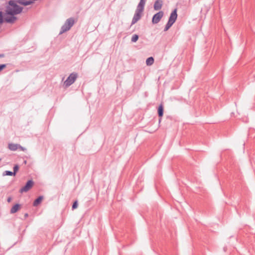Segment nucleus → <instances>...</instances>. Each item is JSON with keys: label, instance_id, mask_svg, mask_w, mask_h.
Masks as SVG:
<instances>
[{"label": "nucleus", "instance_id": "f257e3e1", "mask_svg": "<svg viewBox=\"0 0 255 255\" xmlns=\"http://www.w3.org/2000/svg\"><path fill=\"white\" fill-rule=\"evenodd\" d=\"M17 0H10L8 2V5L6 7V14L10 15H15L22 12L23 7L17 4Z\"/></svg>", "mask_w": 255, "mask_h": 255}, {"label": "nucleus", "instance_id": "f03ea898", "mask_svg": "<svg viewBox=\"0 0 255 255\" xmlns=\"http://www.w3.org/2000/svg\"><path fill=\"white\" fill-rule=\"evenodd\" d=\"M75 23V21L73 17L68 18L61 27L59 34H62V33L69 30Z\"/></svg>", "mask_w": 255, "mask_h": 255}, {"label": "nucleus", "instance_id": "7ed1b4c3", "mask_svg": "<svg viewBox=\"0 0 255 255\" xmlns=\"http://www.w3.org/2000/svg\"><path fill=\"white\" fill-rule=\"evenodd\" d=\"M78 78V73L73 72L70 74L64 83L65 87L67 88L73 84Z\"/></svg>", "mask_w": 255, "mask_h": 255}, {"label": "nucleus", "instance_id": "20e7f679", "mask_svg": "<svg viewBox=\"0 0 255 255\" xmlns=\"http://www.w3.org/2000/svg\"><path fill=\"white\" fill-rule=\"evenodd\" d=\"M143 10L136 8L133 17L132 19L131 25L136 23L141 18Z\"/></svg>", "mask_w": 255, "mask_h": 255}, {"label": "nucleus", "instance_id": "39448f33", "mask_svg": "<svg viewBox=\"0 0 255 255\" xmlns=\"http://www.w3.org/2000/svg\"><path fill=\"white\" fill-rule=\"evenodd\" d=\"M34 182L32 180H29L26 183L25 185L20 189L19 192L22 193L23 192H26L29 190L33 186Z\"/></svg>", "mask_w": 255, "mask_h": 255}, {"label": "nucleus", "instance_id": "423d86ee", "mask_svg": "<svg viewBox=\"0 0 255 255\" xmlns=\"http://www.w3.org/2000/svg\"><path fill=\"white\" fill-rule=\"evenodd\" d=\"M164 15V12L162 11H159L157 13H155L152 17V22L153 24H157L158 23L161 19L162 18V17Z\"/></svg>", "mask_w": 255, "mask_h": 255}, {"label": "nucleus", "instance_id": "0eeeda50", "mask_svg": "<svg viewBox=\"0 0 255 255\" xmlns=\"http://www.w3.org/2000/svg\"><path fill=\"white\" fill-rule=\"evenodd\" d=\"M177 8H175L172 11V12L171 13V14L170 15V16H169L168 21H169L172 23H174L175 22V21L177 19Z\"/></svg>", "mask_w": 255, "mask_h": 255}, {"label": "nucleus", "instance_id": "6e6552de", "mask_svg": "<svg viewBox=\"0 0 255 255\" xmlns=\"http://www.w3.org/2000/svg\"><path fill=\"white\" fill-rule=\"evenodd\" d=\"M157 113H158V116L159 117L158 124L159 125L161 122L162 118L163 116V113H164V107H163V105L162 104H161L158 106V108L157 109Z\"/></svg>", "mask_w": 255, "mask_h": 255}, {"label": "nucleus", "instance_id": "1a4fd4ad", "mask_svg": "<svg viewBox=\"0 0 255 255\" xmlns=\"http://www.w3.org/2000/svg\"><path fill=\"white\" fill-rule=\"evenodd\" d=\"M163 0H156L154 3L153 8L155 10H160L163 5Z\"/></svg>", "mask_w": 255, "mask_h": 255}, {"label": "nucleus", "instance_id": "9d476101", "mask_svg": "<svg viewBox=\"0 0 255 255\" xmlns=\"http://www.w3.org/2000/svg\"><path fill=\"white\" fill-rule=\"evenodd\" d=\"M21 208V205L19 204L16 203L14 204L10 209V214H14L19 211Z\"/></svg>", "mask_w": 255, "mask_h": 255}, {"label": "nucleus", "instance_id": "9b49d317", "mask_svg": "<svg viewBox=\"0 0 255 255\" xmlns=\"http://www.w3.org/2000/svg\"><path fill=\"white\" fill-rule=\"evenodd\" d=\"M4 21L7 23H13L16 20V17L14 15H11L10 16H4Z\"/></svg>", "mask_w": 255, "mask_h": 255}, {"label": "nucleus", "instance_id": "f8f14e48", "mask_svg": "<svg viewBox=\"0 0 255 255\" xmlns=\"http://www.w3.org/2000/svg\"><path fill=\"white\" fill-rule=\"evenodd\" d=\"M43 199V196H39L38 198H37L33 202V206L34 207H36L41 204L42 201Z\"/></svg>", "mask_w": 255, "mask_h": 255}, {"label": "nucleus", "instance_id": "ddd939ff", "mask_svg": "<svg viewBox=\"0 0 255 255\" xmlns=\"http://www.w3.org/2000/svg\"><path fill=\"white\" fill-rule=\"evenodd\" d=\"M17 1L18 3L23 5H28L33 3V1L30 0H17Z\"/></svg>", "mask_w": 255, "mask_h": 255}, {"label": "nucleus", "instance_id": "4468645a", "mask_svg": "<svg viewBox=\"0 0 255 255\" xmlns=\"http://www.w3.org/2000/svg\"><path fill=\"white\" fill-rule=\"evenodd\" d=\"M18 144L10 143L8 145V147L11 151H15L17 149Z\"/></svg>", "mask_w": 255, "mask_h": 255}, {"label": "nucleus", "instance_id": "2eb2a0df", "mask_svg": "<svg viewBox=\"0 0 255 255\" xmlns=\"http://www.w3.org/2000/svg\"><path fill=\"white\" fill-rule=\"evenodd\" d=\"M146 0H140L139 3L136 8L144 10V5L145 4Z\"/></svg>", "mask_w": 255, "mask_h": 255}, {"label": "nucleus", "instance_id": "dca6fc26", "mask_svg": "<svg viewBox=\"0 0 255 255\" xmlns=\"http://www.w3.org/2000/svg\"><path fill=\"white\" fill-rule=\"evenodd\" d=\"M173 24V23H172L168 21L167 23H166L165 26L164 31H167L171 27V26Z\"/></svg>", "mask_w": 255, "mask_h": 255}, {"label": "nucleus", "instance_id": "f3484780", "mask_svg": "<svg viewBox=\"0 0 255 255\" xmlns=\"http://www.w3.org/2000/svg\"><path fill=\"white\" fill-rule=\"evenodd\" d=\"M3 175L14 176L15 175H14V173H13V172L8 171V170H6V171H5L3 173Z\"/></svg>", "mask_w": 255, "mask_h": 255}, {"label": "nucleus", "instance_id": "a211bd4d", "mask_svg": "<svg viewBox=\"0 0 255 255\" xmlns=\"http://www.w3.org/2000/svg\"><path fill=\"white\" fill-rule=\"evenodd\" d=\"M154 62V58L152 57L148 58L146 60V64H153Z\"/></svg>", "mask_w": 255, "mask_h": 255}, {"label": "nucleus", "instance_id": "6ab92c4d", "mask_svg": "<svg viewBox=\"0 0 255 255\" xmlns=\"http://www.w3.org/2000/svg\"><path fill=\"white\" fill-rule=\"evenodd\" d=\"M138 39V35L137 34H134L132 35V36L131 37V41L132 42H135L137 41Z\"/></svg>", "mask_w": 255, "mask_h": 255}, {"label": "nucleus", "instance_id": "aec40b11", "mask_svg": "<svg viewBox=\"0 0 255 255\" xmlns=\"http://www.w3.org/2000/svg\"><path fill=\"white\" fill-rule=\"evenodd\" d=\"M4 20V19L3 16V13L2 11H0V24L2 23Z\"/></svg>", "mask_w": 255, "mask_h": 255}, {"label": "nucleus", "instance_id": "412c9836", "mask_svg": "<svg viewBox=\"0 0 255 255\" xmlns=\"http://www.w3.org/2000/svg\"><path fill=\"white\" fill-rule=\"evenodd\" d=\"M78 207V201L76 200L75 201L73 205H72V209L73 210L75 209H76Z\"/></svg>", "mask_w": 255, "mask_h": 255}, {"label": "nucleus", "instance_id": "4be33fe9", "mask_svg": "<svg viewBox=\"0 0 255 255\" xmlns=\"http://www.w3.org/2000/svg\"><path fill=\"white\" fill-rule=\"evenodd\" d=\"M19 169V166L17 164H16L13 167V172L14 173V175H15L16 173L18 171Z\"/></svg>", "mask_w": 255, "mask_h": 255}, {"label": "nucleus", "instance_id": "5701e85b", "mask_svg": "<svg viewBox=\"0 0 255 255\" xmlns=\"http://www.w3.org/2000/svg\"><path fill=\"white\" fill-rule=\"evenodd\" d=\"M17 149H19V150H20L21 151H26V149L25 147L21 146L19 144H18Z\"/></svg>", "mask_w": 255, "mask_h": 255}, {"label": "nucleus", "instance_id": "b1692460", "mask_svg": "<svg viewBox=\"0 0 255 255\" xmlns=\"http://www.w3.org/2000/svg\"><path fill=\"white\" fill-rule=\"evenodd\" d=\"M6 65H0V72L6 67Z\"/></svg>", "mask_w": 255, "mask_h": 255}, {"label": "nucleus", "instance_id": "393cba45", "mask_svg": "<svg viewBox=\"0 0 255 255\" xmlns=\"http://www.w3.org/2000/svg\"><path fill=\"white\" fill-rule=\"evenodd\" d=\"M29 215L27 213H25L24 215V219H26L28 217Z\"/></svg>", "mask_w": 255, "mask_h": 255}, {"label": "nucleus", "instance_id": "a878e982", "mask_svg": "<svg viewBox=\"0 0 255 255\" xmlns=\"http://www.w3.org/2000/svg\"><path fill=\"white\" fill-rule=\"evenodd\" d=\"M11 200V198L10 197H8L7 199V201L8 202H10Z\"/></svg>", "mask_w": 255, "mask_h": 255}, {"label": "nucleus", "instance_id": "bb28decb", "mask_svg": "<svg viewBox=\"0 0 255 255\" xmlns=\"http://www.w3.org/2000/svg\"><path fill=\"white\" fill-rule=\"evenodd\" d=\"M3 56H4L3 54H0V57H3Z\"/></svg>", "mask_w": 255, "mask_h": 255}, {"label": "nucleus", "instance_id": "cd10ccee", "mask_svg": "<svg viewBox=\"0 0 255 255\" xmlns=\"http://www.w3.org/2000/svg\"><path fill=\"white\" fill-rule=\"evenodd\" d=\"M26 162H27L26 160H24V164H26Z\"/></svg>", "mask_w": 255, "mask_h": 255}, {"label": "nucleus", "instance_id": "c85d7f7f", "mask_svg": "<svg viewBox=\"0 0 255 255\" xmlns=\"http://www.w3.org/2000/svg\"><path fill=\"white\" fill-rule=\"evenodd\" d=\"M1 159L0 158V161H1Z\"/></svg>", "mask_w": 255, "mask_h": 255}]
</instances>
